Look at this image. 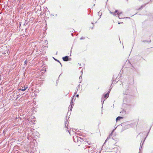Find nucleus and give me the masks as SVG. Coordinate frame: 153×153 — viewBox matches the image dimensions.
I'll return each mask as SVG.
<instances>
[{
  "label": "nucleus",
  "instance_id": "1",
  "mask_svg": "<svg viewBox=\"0 0 153 153\" xmlns=\"http://www.w3.org/2000/svg\"><path fill=\"white\" fill-rule=\"evenodd\" d=\"M142 59H143V58L140 55L134 56L131 59L132 64H137V63L139 61Z\"/></svg>",
  "mask_w": 153,
  "mask_h": 153
},
{
  "label": "nucleus",
  "instance_id": "2",
  "mask_svg": "<svg viewBox=\"0 0 153 153\" xmlns=\"http://www.w3.org/2000/svg\"><path fill=\"white\" fill-rule=\"evenodd\" d=\"M8 54L9 52L7 50L0 52V56H6Z\"/></svg>",
  "mask_w": 153,
  "mask_h": 153
},
{
  "label": "nucleus",
  "instance_id": "3",
  "mask_svg": "<svg viewBox=\"0 0 153 153\" xmlns=\"http://www.w3.org/2000/svg\"><path fill=\"white\" fill-rule=\"evenodd\" d=\"M62 59L64 61H67L68 60H70L69 59H71L69 57V56H65L62 58Z\"/></svg>",
  "mask_w": 153,
  "mask_h": 153
},
{
  "label": "nucleus",
  "instance_id": "4",
  "mask_svg": "<svg viewBox=\"0 0 153 153\" xmlns=\"http://www.w3.org/2000/svg\"><path fill=\"white\" fill-rule=\"evenodd\" d=\"M148 3H146V4H143L142 5L141 7L138 9V10H141L144 7H145V6H146V5L147 4H148Z\"/></svg>",
  "mask_w": 153,
  "mask_h": 153
},
{
  "label": "nucleus",
  "instance_id": "5",
  "mask_svg": "<svg viewBox=\"0 0 153 153\" xmlns=\"http://www.w3.org/2000/svg\"><path fill=\"white\" fill-rule=\"evenodd\" d=\"M122 12H119L118 11V13H117V15L118 16L119 18L120 19H123V18L122 17H120V15H121V14H122Z\"/></svg>",
  "mask_w": 153,
  "mask_h": 153
},
{
  "label": "nucleus",
  "instance_id": "6",
  "mask_svg": "<svg viewBox=\"0 0 153 153\" xmlns=\"http://www.w3.org/2000/svg\"><path fill=\"white\" fill-rule=\"evenodd\" d=\"M68 122L67 121H65V127L66 128L65 129L66 131H67V130L68 129Z\"/></svg>",
  "mask_w": 153,
  "mask_h": 153
},
{
  "label": "nucleus",
  "instance_id": "7",
  "mask_svg": "<svg viewBox=\"0 0 153 153\" xmlns=\"http://www.w3.org/2000/svg\"><path fill=\"white\" fill-rule=\"evenodd\" d=\"M79 138H81L80 137H77L76 136L75 137H73V139L74 140L75 142H76V141H75V138L77 139V140H79Z\"/></svg>",
  "mask_w": 153,
  "mask_h": 153
},
{
  "label": "nucleus",
  "instance_id": "8",
  "mask_svg": "<svg viewBox=\"0 0 153 153\" xmlns=\"http://www.w3.org/2000/svg\"><path fill=\"white\" fill-rule=\"evenodd\" d=\"M118 13V10H115V11L114 12V13L113 14V15L114 16H116L117 15V13Z\"/></svg>",
  "mask_w": 153,
  "mask_h": 153
},
{
  "label": "nucleus",
  "instance_id": "9",
  "mask_svg": "<svg viewBox=\"0 0 153 153\" xmlns=\"http://www.w3.org/2000/svg\"><path fill=\"white\" fill-rule=\"evenodd\" d=\"M46 71V69L45 68H43L42 69V70L41 71V72L42 74L44 72H45Z\"/></svg>",
  "mask_w": 153,
  "mask_h": 153
},
{
  "label": "nucleus",
  "instance_id": "10",
  "mask_svg": "<svg viewBox=\"0 0 153 153\" xmlns=\"http://www.w3.org/2000/svg\"><path fill=\"white\" fill-rule=\"evenodd\" d=\"M27 88V87H22V88L20 90L22 91H24Z\"/></svg>",
  "mask_w": 153,
  "mask_h": 153
},
{
  "label": "nucleus",
  "instance_id": "11",
  "mask_svg": "<svg viewBox=\"0 0 153 153\" xmlns=\"http://www.w3.org/2000/svg\"><path fill=\"white\" fill-rule=\"evenodd\" d=\"M123 118V117H117L116 119V120L117 121L118 120H120L121 119H122Z\"/></svg>",
  "mask_w": 153,
  "mask_h": 153
},
{
  "label": "nucleus",
  "instance_id": "12",
  "mask_svg": "<svg viewBox=\"0 0 153 153\" xmlns=\"http://www.w3.org/2000/svg\"><path fill=\"white\" fill-rule=\"evenodd\" d=\"M73 98L72 99V100H71V102L70 103V104H71V109H70V111H71V108H72V106L73 105Z\"/></svg>",
  "mask_w": 153,
  "mask_h": 153
},
{
  "label": "nucleus",
  "instance_id": "13",
  "mask_svg": "<svg viewBox=\"0 0 153 153\" xmlns=\"http://www.w3.org/2000/svg\"><path fill=\"white\" fill-rule=\"evenodd\" d=\"M109 94L108 93H107L104 96V97L105 98H107L108 97Z\"/></svg>",
  "mask_w": 153,
  "mask_h": 153
},
{
  "label": "nucleus",
  "instance_id": "14",
  "mask_svg": "<svg viewBox=\"0 0 153 153\" xmlns=\"http://www.w3.org/2000/svg\"><path fill=\"white\" fill-rule=\"evenodd\" d=\"M143 143H144V142H143L142 143H141L140 145V149L141 150L142 147V145L143 144Z\"/></svg>",
  "mask_w": 153,
  "mask_h": 153
},
{
  "label": "nucleus",
  "instance_id": "15",
  "mask_svg": "<svg viewBox=\"0 0 153 153\" xmlns=\"http://www.w3.org/2000/svg\"><path fill=\"white\" fill-rule=\"evenodd\" d=\"M54 59L56 61H57V62H59V63L61 65V66H62V65L61 64V63L60 62V61H59L58 60H57V59H56L54 58Z\"/></svg>",
  "mask_w": 153,
  "mask_h": 153
},
{
  "label": "nucleus",
  "instance_id": "16",
  "mask_svg": "<svg viewBox=\"0 0 153 153\" xmlns=\"http://www.w3.org/2000/svg\"><path fill=\"white\" fill-rule=\"evenodd\" d=\"M79 85H78V86L76 87V90L78 91V90L79 89V87H80Z\"/></svg>",
  "mask_w": 153,
  "mask_h": 153
},
{
  "label": "nucleus",
  "instance_id": "17",
  "mask_svg": "<svg viewBox=\"0 0 153 153\" xmlns=\"http://www.w3.org/2000/svg\"><path fill=\"white\" fill-rule=\"evenodd\" d=\"M27 62H28V61L27 60H25L24 62L25 65H26Z\"/></svg>",
  "mask_w": 153,
  "mask_h": 153
},
{
  "label": "nucleus",
  "instance_id": "18",
  "mask_svg": "<svg viewBox=\"0 0 153 153\" xmlns=\"http://www.w3.org/2000/svg\"><path fill=\"white\" fill-rule=\"evenodd\" d=\"M85 39V37H82L80 38V40H82V39Z\"/></svg>",
  "mask_w": 153,
  "mask_h": 153
},
{
  "label": "nucleus",
  "instance_id": "19",
  "mask_svg": "<svg viewBox=\"0 0 153 153\" xmlns=\"http://www.w3.org/2000/svg\"><path fill=\"white\" fill-rule=\"evenodd\" d=\"M109 11L110 12V13L111 14H112L113 15V14L114 13V12H111V11H110V10H109Z\"/></svg>",
  "mask_w": 153,
  "mask_h": 153
},
{
  "label": "nucleus",
  "instance_id": "20",
  "mask_svg": "<svg viewBox=\"0 0 153 153\" xmlns=\"http://www.w3.org/2000/svg\"><path fill=\"white\" fill-rule=\"evenodd\" d=\"M110 137H108L106 140H105V142L108 140L109 139H110Z\"/></svg>",
  "mask_w": 153,
  "mask_h": 153
},
{
  "label": "nucleus",
  "instance_id": "21",
  "mask_svg": "<svg viewBox=\"0 0 153 153\" xmlns=\"http://www.w3.org/2000/svg\"><path fill=\"white\" fill-rule=\"evenodd\" d=\"M77 91H76V90L75 91L74 93V95H75V94L77 93Z\"/></svg>",
  "mask_w": 153,
  "mask_h": 153
},
{
  "label": "nucleus",
  "instance_id": "22",
  "mask_svg": "<svg viewBox=\"0 0 153 153\" xmlns=\"http://www.w3.org/2000/svg\"><path fill=\"white\" fill-rule=\"evenodd\" d=\"M50 15L51 16H54V15H53V14L52 13V14H50Z\"/></svg>",
  "mask_w": 153,
  "mask_h": 153
},
{
  "label": "nucleus",
  "instance_id": "23",
  "mask_svg": "<svg viewBox=\"0 0 153 153\" xmlns=\"http://www.w3.org/2000/svg\"><path fill=\"white\" fill-rule=\"evenodd\" d=\"M123 23V22H118V24H121V23Z\"/></svg>",
  "mask_w": 153,
  "mask_h": 153
},
{
  "label": "nucleus",
  "instance_id": "24",
  "mask_svg": "<svg viewBox=\"0 0 153 153\" xmlns=\"http://www.w3.org/2000/svg\"><path fill=\"white\" fill-rule=\"evenodd\" d=\"M147 42H148L149 43H150L151 42V40H150L149 41H147Z\"/></svg>",
  "mask_w": 153,
  "mask_h": 153
},
{
  "label": "nucleus",
  "instance_id": "25",
  "mask_svg": "<svg viewBox=\"0 0 153 153\" xmlns=\"http://www.w3.org/2000/svg\"><path fill=\"white\" fill-rule=\"evenodd\" d=\"M104 100H103V99H102V100H101V102H103L102 104H103V102H104Z\"/></svg>",
  "mask_w": 153,
  "mask_h": 153
},
{
  "label": "nucleus",
  "instance_id": "26",
  "mask_svg": "<svg viewBox=\"0 0 153 153\" xmlns=\"http://www.w3.org/2000/svg\"><path fill=\"white\" fill-rule=\"evenodd\" d=\"M100 12L99 11V12L98 13V15H99L100 14Z\"/></svg>",
  "mask_w": 153,
  "mask_h": 153
},
{
  "label": "nucleus",
  "instance_id": "27",
  "mask_svg": "<svg viewBox=\"0 0 153 153\" xmlns=\"http://www.w3.org/2000/svg\"><path fill=\"white\" fill-rule=\"evenodd\" d=\"M79 97V95L78 94H77L76 95V97Z\"/></svg>",
  "mask_w": 153,
  "mask_h": 153
},
{
  "label": "nucleus",
  "instance_id": "28",
  "mask_svg": "<svg viewBox=\"0 0 153 153\" xmlns=\"http://www.w3.org/2000/svg\"><path fill=\"white\" fill-rule=\"evenodd\" d=\"M143 42H147V41H146V40H144V41H142Z\"/></svg>",
  "mask_w": 153,
  "mask_h": 153
},
{
  "label": "nucleus",
  "instance_id": "29",
  "mask_svg": "<svg viewBox=\"0 0 153 153\" xmlns=\"http://www.w3.org/2000/svg\"><path fill=\"white\" fill-rule=\"evenodd\" d=\"M81 75H82V71L81 70Z\"/></svg>",
  "mask_w": 153,
  "mask_h": 153
},
{
  "label": "nucleus",
  "instance_id": "30",
  "mask_svg": "<svg viewBox=\"0 0 153 153\" xmlns=\"http://www.w3.org/2000/svg\"><path fill=\"white\" fill-rule=\"evenodd\" d=\"M21 22H19V25H20L19 27H20L21 26Z\"/></svg>",
  "mask_w": 153,
  "mask_h": 153
},
{
  "label": "nucleus",
  "instance_id": "31",
  "mask_svg": "<svg viewBox=\"0 0 153 153\" xmlns=\"http://www.w3.org/2000/svg\"><path fill=\"white\" fill-rule=\"evenodd\" d=\"M82 77L81 75L80 76H79V79H80Z\"/></svg>",
  "mask_w": 153,
  "mask_h": 153
},
{
  "label": "nucleus",
  "instance_id": "32",
  "mask_svg": "<svg viewBox=\"0 0 153 153\" xmlns=\"http://www.w3.org/2000/svg\"><path fill=\"white\" fill-rule=\"evenodd\" d=\"M71 35L72 36H73V33H71Z\"/></svg>",
  "mask_w": 153,
  "mask_h": 153
},
{
  "label": "nucleus",
  "instance_id": "33",
  "mask_svg": "<svg viewBox=\"0 0 153 153\" xmlns=\"http://www.w3.org/2000/svg\"><path fill=\"white\" fill-rule=\"evenodd\" d=\"M101 15H102V14L100 16V18L98 19H99L101 17Z\"/></svg>",
  "mask_w": 153,
  "mask_h": 153
},
{
  "label": "nucleus",
  "instance_id": "34",
  "mask_svg": "<svg viewBox=\"0 0 153 153\" xmlns=\"http://www.w3.org/2000/svg\"><path fill=\"white\" fill-rule=\"evenodd\" d=\"M85 139V138H83V140H84Z\"/></svg>",
  "mask_w": 153,
  "mask_h": 153
},
{
  "label": "nucleus",
  "instance_id": "35",
  "mask_svg": "<svg viewBox=\"0 0 153 153\" xmlns=\"http://www.w3.org/2000/svg\"><path fill=\"white\" fill-rule=\"evenodd\" d=\"M55 16H57V14H56V15H55Z\"/></svg>",
  "mask_w": 153,
  "mask_h": 153
},
{
  "label": "nucleus",
  "instance_id": "36",
  "mask_svg": "<svg viewBox=\"0 0 153 153\" xmlns=\"http://www.w3.org/2000/svg\"><path fill=\"white\" fill-rule=\"evenodd\" d=\"M79 65V66H81V64H79V63L78 64Z\"/></svg>",
  "mask_w": 153,
  "mask_h": 153
},
{
  "label": "nucleus",
  "instance_id": "37",
  "mask_svg": "<svg viewBox=\"0 0 153 153\" xmlns=\"http://www.w3.org/2000/svg\"><path fill=\"white\" fill-rule=\"evenodd\" d=\"M26 30H27V29H25V31H26Z\"/></svg>",
  "mask_w": 153,
  "mask_h": 153
},
{
  "label": "nucleus",
  "instance_id": "38",
  "mask_svg": "<svg viewBox=\"0 0 153 153\" xmlns=\"http://www.w3.org/2000/svg\"><path fill=\"white\" fill-rule=\"evenodd\" d=\"M139 1H142V0H139Z\"/></svg>",
  "mask_w": 153,
  "mask_h": 153
},
{
  "label": "nucleus",
  "instance_id": "39",
  "mask_svg": "<svg viewBox=\"0 0 153 153\" xmlns=\"http://www.w3.org/2000/svg\"><path fill=\"white\" fill-rule=\"evenodd\" d=\"M120 17H122L121 16V15H120Z\"/></svg>",
  "mask_w": 153,
  "mask_h": 153
},
{
  "label": "nucleus",
  "instance_id": "40",
  "mask_svg": "<svg viewBox=\"0 0 153 153\" xmlns=\"http://www.w3.org/2000/svg\"><path fill=\"white\" fill-rule=\"evenodd\" d=\"M126 18H128V17H126Z\"/></svg>",
  "mask_w": 153,
  "mask_h": 153
},
{
  "label": "nucleus",
  "instance_id": "41",
  "mask_svg": "<svg viewBox=\"0 0 153 153\" xmlns=\"http://www.w3.org/2000/svg\"><path fill=\"white\" fill-rule=\"evenodd\" d=\"M25 25V24H24V25Z\"/></svg>",
  "mask_w": 153,
  "mask_h": 153
},
{
  "label": "nucleus",
  "instance_id": "42",
  "mask_svg": "<svg viewBox=\"0 0 153 153\" xmlns=\"http://www.w3.org/2000/svg\"><path fill=\"white\" fill-rule=\"evenodd\" d=\"M132 67H133V65H132Z\"/></svg>",
  "mask_w": 153,
  "mask_h": 153
},
{
  "label": "nucleus",
  "instance_id": "43",
  "mask_svg": "<svg viewBox=\"0 0 153 153\" xmlns=\"http://www.w3.org/2000/svg\"><path fill=\"white\" fill-rule=\"evenodd\" d=\"M68 132L70 133L69 131L68 130Z\"/></svg>",
  "mask_w": 153,
  "mask_h": 153
},
{
  "label": "nucleus",
  "instance_id": "44",
  "mask_svg": "<svg viewBox=\"0 0 153 153\" xmlns=\"http://www.w3.org/2000/svg\"><path fill=\"white\" fill-rule=\"evenodd\" d=\"M95 4H94V6H95Z\"/></svg>",
  "mask_w": 153,
  "mask_h": 153
},
{
  "label": "nucleus",
  "instance_id": "45",
  "mask_svg": "<svg viewBox=\"0 0 153 153\" xmlns=\"http://www.w3.org/2000/svg\"><path fill=\"white\" fill-rule=\"evenodd\" d=\"M92 24H93V23H92Z\"/></svg>",
  "mask_w": 153,
  "mask_h": 153
},
{
  "label": "nucleus",
  "instance_id": "46",
  "mask_svg": "<svg viewBox=\"0 0 153 153\" xmlns=\"http://www.w3.org/2000/svg\"><path fill=\"white\" fill-rule=\"evenodd\" d=\"M127 1H128V0H126Z\"/></svg>",
  "mask_w": 153,
  "mask_h": 153
}]
</instances>
